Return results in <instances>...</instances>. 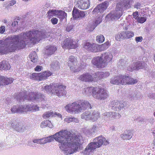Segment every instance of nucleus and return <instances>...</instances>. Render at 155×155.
I'll list each match as a JSON object with an SVG mask.
<instances>
[{"label": "nucleus", "mask_w": 155, "mask_h": 155, "mask_svg": "<svg viewBox=\"0 0 155 155\" xmlns=\"http://www.w3.org/2000/svg\"><path fill=\"white\" fill-rule=\"evenodd\" d=\"M147 65L146 63L143 61L134 62L130 66L127 68V69L129 71H132L134 70L144 68Z\"/></svg>", "instance_id": "nucleus-12"}, {"label": "nucleus", "mask_w": 155, "mask_h": 155, "mask_svg": "<svg viewBox=\"0 0 155 155\" xmlns=\"http://www.w3.org/2000/svg\"><path fill=\"white\" fill-rule=\"evenodd\" d=\"M43 138L45 144L51 142L53 139L60 143L59 148L66 155L77 151L83 142L81 136L72 134L67 130H62L53 135Z\"/></svg>", "instance_id": "nucleus-2"}, {"label": "nucleus", "mask_w": 155, "mask_h": 155, "mask_svg": "<svg viewBox=\"0 0 155 155\" xmlns=\"http://www.w3.org/2000/svg\"><path fill=\"white\" fill-rule=\"evenodd\" d=\"M108 96L106 90L104 88L101 86L95 87L93 97L94 98L100 100H104Z\"/></svg>", "instance_id": "nucleus-9"}, {"label": "nucleus", "mask_w": 155, "mask_h": 155, "mask_svg": "<svg viewBox=\"0 0 155 155\" xmlns=\"http://www.w3.org/2000/svg\"><path fill=\"white\" fill-rule=\"evenodd\" d=\"M43 38L50 40V33L44 31L35 30L26 31L19 35H14L0 40V53L6 54L14 51L17 48H23L29 41L35 44Z\"/></svg>", "instance_id": "nucleus-1"}, {"label": "nucleus", "mask_w": 155, "mask_h": 155, "mask_svg": "<svg viewBox=\"0 0 155 155\" xmlns=\"http://www.w3.org/2000/svg\"><path fill=\"white\" fill-rule=\"evenodd\" d=\"M43 69V68L40 65H37L35 68V70L36 71H40Z\"/></svg>", "instance_id": "nucleus-58"}, {"label": "nucleus", "mask_w": 155, "mask_h": 155, "mask_svg": "<svg viewBox=\"0 0 155 155\" xmlns=\"http://www.w3.org/2000/svg\"><path fill=\"white\" fill-rule=\"evenodd\" d=\"M92 63L98 68L104 67L101 56H97L94 58L92 61Z\"/></svg>", "instance_id": "nucleus-24"}, {"label": "nucleus", "mask_w": 155, "mask_h": 155, "mask_svg": "<svg viewBox=\"0 0 155 155\" xmlns=\"http://www.w3.org/2000/svg\"><path fill=\"white\" fill-rule=\"evenodd\" d=\"M104 67L108 63H111L113 58V55L109 52H106L102 54L101 56Z\"/></svg>", "instance_id": "nucleus-15"}, {"label": "nucleus", "mask_w": 155, "mask_h": 155, "mask_svg": "<svg viewBox=\"0 0 155 155\" xmlns=\"http://www.w3.org/2000/svg\"><path fill=\"white\" fill-rule=\"evenodd\" d=\"M98 127L96 125H94L92 126L88 130H87L85 132V134L87 135H90L93 133H96L97 131Z\"/></svg>", "instance_id": "nucleus-31"}, {"label": "nucleus", "mask_w": 155, "mask_h": 155, "mask_svg": "<svg viewBox=\"0 0 155 155\" xmlns=\"http://www.w3.org/2000/svg\"><path fill=\"white\" fill-rule=\"evenodd\" d=\"M143 40V38L142 36L136 37L135 38V40L137 43L138 42H141Z\"/></svg>", "instance_id": "nucleus-56"}, {"label": "nucleus", "mask_w": 155, "mask_h": 155, "mask_svg": "<svg viewBox=\"0 0 155 155\" xmlns=\"http://www.w3.org/2000/svg\"><path fill=\"white\" fill-rule=\"evenodd\" d=\"M58 19L57 18H52L51 20V22L53 25L56 24L58 23Z\"/></svg>", "instance_id": "nucleus-54"}, {"label": "nucleus", "mask_w": 155, "mask_h": 155, "mask_svg": "<svg viewBox=\"0 0 155 155\" xmlns=\"http://www.w3.org/2000/svg\"><path fill=\"white\" fill-rule=\"evenodd\" d=\"M109 143V141L105 137L102 136H99L94 138L93 142L91 143L87 146L83 153L89 154L96 148L101 147L102 145H107Z\"/></svg>", "instance_id": "nucleus-6"}, {"label": "nucleus", "mask_w": 155, "mask_h": 155, "mask_svg": "<svg viewBox=\"0 0 155 155\" xmlns=\"http://www.w3.org/2000/svg\"><path fill=\"white\" fill-rule=\"evenodd\" d=\"M10 68V66L9 64L5 61H3L0 63V70H8Z\"/></svg>", "instance_id": "nucleus-33"}, {"label": "nucleus", "mask_w": 155, "mask_h": 155, "mask_svg": "<svg viewBox=\"0 0 155 155\" xmlns=\"http://www.w3.org/2000/svg\"><path fill=\"white\" fill-rule=\"evenodd\" d=\"M95 87H87L84 88L83 91V93L89 95L91 94H92L93 97L94 92L95 91Z\"/></svg>", "instance_id": "nucleus-30"}, {"label": "nucleus", "mask_w": 155, "mask_h": 155, "mask_svg": "<svg viewBox=\"0 0 155 155\" xmlns=\"http://www.w3.org/2000/svg\"><path fill=\"white\" fill-rule=\"evenodd\" d=\"M111 119H119L121 117L120 114L115 112H111Z\"/></svg>", "instance_id": "nucleus-47"}, {"label": "nucleus", "mask_w": 155, "mask_h": 155, "mask_svg": "<svg viewBox=\"0 0 155 155\" xmlns=\"http://www.w3.org/2000/svg\"><path fill=\"white\" fill-rule=\"evenodd\" d=\"M100 117V114L97 110L87 111L81 115V118L86 120H90L91 122L96 121Z\"/></svg>", "instance_id": "nucleus-7"}, {"label": "nucleus", "mask_w": 155, "mask_h": 155, "mask_svg": "<svg viewBox=\"0 0 155 155\" xmlns=\"http://www.w3.org/2000/svg\"><path fill=\"white\" fill-rule=\"evenodd\" d=\"M77 59L74 56H71L69 57L68 61V66L69 67L70 69L74 71V72H77L80 71L82 68H84L85 65L81 64L79 65L78 64L77 65Z\"/></svg>", "instance_id": "nucleus-8"}, {"label": "nucleus", "mask_w": 155, "mask_h": 155, "mask_svg": "<svg viewBox=\"0 0 155 155\" xmlns=\"http://www.w3.org/2000/svg\"><path fill=\"white\" fill-rule=\"evenodd\" d=\"M55 114H54V112L52 111H48L45 112L43 115V117L46 119L49 117H55Z\"/></svg>", "instance_id": "nucleus-38"}, {"label": "nucleus", "mask_w": 155, "mask_h": 155, "mask_svg": "<svg viewBox=\"0 0 155 155\" xmlns=\"http://www.w3.org/2000/svg\"><path fill=\"white\" fill-rule=\"evenodd\" d=\"M13 79L12 78H6L5 82L8 83V84H11L13 81Z\"/></svg>", "instance_id": "nucleus-60"}, {"label": "nucleus", "mask_w": 155, "mask_h": 155, "mask_svg": "<svg viewBox=\"0 0 155 155\" xmlns=\"http://www.w3.org/2000/svg\"><path fill=\"white\" fill-rule=\"evenodd\" d=\"M125 39L131 38L134 36V34L133 32L130 31H124Z\"/></svg>", "instance_id": "nucleus-44"}, {"label": "nucleus", "mask_w": 155, "mask_h": 155, "mask_svg": "<svg viewBox=\"0 0 155 155\" xmlns=\"http://www.w3.org/2000/svg\"><path fill=\"white\" fill-rule=\"evenodd\" d=\"M40 126L42 128H44L47 127H48L50 128H52L53 125L49 120H47L42 121L41 123Z\"/></svg>", "instance_id": "nucleus-35"}, {"label": "nucleus", "mask_w": 155, "mask_h": 155, "mask_svg": "<svg viewBox=\"0 0 155 155\" xmlns=\"http://www.w3.org/2000/svg\"><path fill=\"white\" fill-rule=\"evenodd\" d=\"M46 53L48 55H51L54 54L57 50L56 47L53 45L47 46L46 47Z\"/></svg>", "instance_id": "nucleus-29"}, {"label": "nucleus", "mask_w": 155, "mask_h": 155, "mask_svg": "<svg viewBox=\"0 0 155 155\" xmlns=\"http://www.w3.org/2000/svg\"><path fill=\"white\" fill-rule=\"evenodd\" d=\"M54 114H55L56 115H55V117L56 116H57L58 117H60L61 120H62V115L60 113H57L56 112H54Z\"/></svg>", "instance_id": "nucleus-64"}, {"label": "nucleus", "mask_w": 155, "mask_h": 155, "mask_svg": "<svg viewBox=\"0 0 155 155\" xmlns=\"http://www.w3.org/2000/svg\"><path fill=\"white\" fill-rule=\"evenodd\" d=\"M110 43L109 41H107L101 45H97V52L102 51L107 49L110 46Z\"/></svg>", "instance_id": "nucleus-28"}, {"label": "nucleus", "mask_w": 155, "mask_h": 155, "mask_svg": "<svg viewBox=\"0 0 155 155\" xmlns=\"http://www.w3.org/2000/svg\"><path fill=\"white\" fill-rule=\"evenodd\" d=\"M110 106L113 110L118 111L123 110L124 105L120 102L114 101L111 103Z\"/></svg>", "instance_id": "nucleus-20"}, {"label": "nucleus", "mask_w": 155, "mask_h": 155, "mask_svg": "<svg viewBox=\"0 0 155 155\" xmlns=\"http://www.w3.org/2000/svg\"><path fill=\"white\" fill-rule=\"evenodd\" d=\"M65 88V86L59 85L58 84L52 83L50 85H46L42 86L41 89L48 94L51 93L58 96H61L65 94L66 92L64 90Z\"/></svg>", "instance_id": "nucleus-5"}, {"label": "nucleus", "mask_w": 155, "mask_h": 155, "mask_svg": "<svg viewBox=\"0 0 155 155\" xmlns=\"http://www.w3.org/2000/svg\"><path fill=\"white\" fill-rule=\"evenodd\" d=\"M19 21V20L18 19H17L16 20L14 21L12 23V26L13 27L17 28L18 25Z\"/></svg>", "instance_id": "nucleus-52"}, {"label": "nucleus", "mask_w": 155, "mask_h": 155, "mask_svg": "<svg viewBox=\"0 0 155 155\" xmlns=\"http://www.w3.org/2000/svg\"><path fill=\"white\" fill-rule=\"evenodd\" d=\"M72 16L74 19H80L85 16L86 14L83 11H81L74 8L72 11Z\"/></svg>", "instance_id": "nucleus-18"}, {"label": "nucleus", "mask_w": 155, "mask_h": 155, "mask_svg": "<svg viewBox=\"0 0 155 155\" xmlns=\"http://www.w3.org/2000/svg\"><path fill=\"white\" fill-rule=\"evenodd\" d=\"M121 5H117L115 11L108 14L106 17L107 21L118 19L122 15L124 11L120 8Z\"/></svg>", "instance_id": "nucleus-10"}, {"label": "nucleus", "mask_w": 155, "mask_h": 155, "mask_svg": "<svg viewBox=\"0 0 155 155\" xmlns=\"http://www.w3.org/2000/svg\"><path fill=\"white\" fill-rule=\"evenodd\" d=\"M133 3L134 1L133 0H124L121 2L117 5H121L120 8L124 11L126 9L130 8Z\"/></svg>", "instance_id": "nucleus-22"}, {"label": "nucleus", "mask_w": 155, "mask_h": 155, "mask_svg": "<svg viewBox=\"0 0 155 155\" xmlns=\"http://www.w3.org/2000/svg\"><path fill=\"white\" fill-rule=\"evenodd\" d=\"M64 121L67 123H70L72 122H75L76 123H78V120L74 117H67L64 119Z\"/></svg>", "instance_id": "nucleus-39"}, {"label": "nucleus", "mask_w": 155, "mask_h": 155, "mask_svg": "<svg viewBox=\"0 0 155 155\" xmlns=\"http://www.w3.org/2000/svg\"><path fill=\"white\" fill-rule=\"evenodd\" d=\"M133 17L137 20L139 17L138 12H134L133 14Z\"/></svg>", "instance_id": "nucleus-57"}, {"label": "nucleus", "mask_w": 155, "mask_h": 155, "mask_svg": "<svg viewBox=\"0 0 155 155\" xmlns=\"http://www.w3.org/2000/svg\"><path fill=\"white\" fill-rule=\"evenodd\" d=\"M127 134H124L121 135L120 136L123 139H129L132 137V134L130 131L129 130L127 132Z\"/></svg>", "instance_id": "nucleus-40"}, {"label": "nucleus", "mask_w": 155, "mask_h": 155, "mask_svg": "<svg viewBox=\"0 0 155 155\" xmlns=\"http://www.w3.org/2000/svg\"><path fill=\"white\" fill-rule=\"evenodd\" d=\"M109 75L110 73L108 72H98L95 73V78H97V79H101L107 78Z\"/></svg>", "instance_id": "nucleus-25"}, {"label": "nucleus", "mask_w": 155, "mask_h": 155, "mask_svg": "<svg viewBox=\"0 0 155 155\" xmlns=\"http://www.w3.org/2000/svg\"><path fill=\"white\" fill-rule=\"evenodd\" d=\"M73 25L71 24L70 25H68L66 28V31L68 32L71 31L73 30Z\"/></svg>", "instance_id": "nucleus-53"}, {"label": "nucleus", "mask_w": 155, "mask_h": 155, "mask_svg": "<svg viewBox=\"0 0 155 155\" xmlns=\"http://www.w3.org/2000/svg\"><path fill=\"white\" fill-rule=\"evenodd\" d=\"M28 111H36L39 110V107L37 104H31L28 105Z\"/></svg>", "instance_id": "nucleus-32"}, {"label": "nucleus", "mask_w": 155, "mask_h": 155, "mask_svg": "<svg viewBox=\"0 0 155 155\" xmlns=\"http://www.w3.org/2000/svg\"><path fill=\"white\" fill-rule=\"evenodd\" d=\"M60 68V64L58 61H54L51 64V70L55 71L58 69Z\"/></svg>", "instance_id": "nucleus-34"}, {"label": "nucleus", "mask_w": 155, "mask_h": 155, "mask_svg": "<svg viewBox=\"0 0 155 155\" xmlns=\"http://www.w3.org/2000/svg\"><path fill=\"white\" fill-rule=\"evenodd\" d=\"M58 11L56 10L52 9L49 10L47 13L48 16L49 17H51L52 16H57Z\"/></svg>", "instance_id": "nucleus-42"}, {"label": "nucleus", "mask_w": 155, "mask_h": 155, "mask_svg": "<svg viewBox=\"0 0 155 155\" xmlns=\"http://www.w3.org/2000/svg\"><path fill=\"white\" fill-rule=\"evenodd\" d=\"M5 78L4 77L0 76V86L1 85L8 84V83L5 82Z\"/></svg>", "instance_id": "nucleus-48"}, {"label": "nucleus", "mask_w": 155, "mask_h": 155, "mask_svg": "<svg viewBox=\"0 0 155 155\" xmlns=\"http://www.w3.org/2000/svg\"><path fill=\"white\" fill-rule=\"evenodd\" d=\"M30 78L34 80L39 81V73H34L32 74H30L28 76Z\"/></svg>", "instance_id": "nucleus-45"}, {"label": "nucleus", "mask_w": 155, "mask_h": 155, "mask_svg": "<svg viewBox=\"0 0 155 155\" xmlns=\"http://www.w3.org/2000/svg\"><path fill=\"white\" fill-rule=\"evenodd\" d=\"M101 17H99L96 19V20L93 24H94L95 25L97 26V25L100 23L101 22Z\"/></svg>", "instance_id": "nucleus-51"}, {"label": "nucleus", "mask_w": 155, "mask_h": 155, "mask_svg": "<svg viewBox=\"0 0 155 155\" xmlns=\"http://www.w3.org/2000/svg\"><path fill=\"white\" fill-rule=\"evenodd\" d=\"M40 139H34L32 140L33 142L34 143H37L40 144Z\"/></svg>", "instance_id": "nucleus-62"}, {"label": "nucleus", "mask_w": 155, "mask_h": 155, "mask_svg": "<svg viewBox=\"0 0 155 155\" xmlns=\"http://www.w3.org/2000/svg\"><path fill=\"white\" fill-rule=\"evenodd\" d=\"M77 78L80 81L85 82H92L94 79L92 76L87 73L79 76Z\"/></svg>", "instance_id": "nucleus-21"}, {"label": "nucleus", "mask_w": 155, "mask_h": 155, "mask_svg": "<svg viewBox=\"0 0 155 155\" xmlns=\"http://www.w3.org/2000/svg\"><path fill=\"white\" fill-rule=\"evenodd\" d=\"M9 123L11 124V127L18 131L22 132L24 130L25 127L21 123H18L16 121L13 122L12 121H10Z\"/></svg>", "instance_id": "nucleus-23"}, {"label": "nucleus", "mask_w": 155, "mask_h": 155, "mask_svg": "<svg viewBox=\"0 0 155 155\" xmlns=\"http://www.w3.org/2000/svg\"><path fill=\"white\" fill-rule=\"evenodd\" d=\"M5 27L4 26H1L0 27V33L3 34L5 31Z\"/></svg>", "instance_id": "nucleus-61"}, {"label": "nucleus", "mask_w": 155, "mask_h": 155, "mask_svg": "<svg viewBox=\"0 0 155 155\" xmlns=\"http://www.w3.org/2000/svg\"><path fill=\"white\" fill-rule=\"evenodd\" d=\"M134 7V8H136L137 9H140L141 7V4L139 2H136L135 3Z\"/></svg>", "instance_id": "nucleus-55"}, {"label": "nucleus", "mask_w": 155, "mask_h": 155, "mask_svg": "<svg viewBox=\"0 0 155 155\" xmlns=\"http://www.w3.org/2000/svg\"><path fill=\"white\" fill-rule=\"evenodd\" d=\"M102 118L105 120H108L111 119V112H106L102 115Z\"/></svg>", "instance_id": "nucleus-43"}, {"label": "nucleus", "mask_w": 155, "mask_h": 155, "mask_svg": "<svg viewBox=\"0 0 155 155\" xmlns=\"http://www.w3.org/2000/svg\"><path fill=\"white\" fill-rule=\"evenodd\" d=\"M52 73L49 71H45L42 73H39V81L46 79L48 78L51 76Z\"/></svg>", "instance_id": "nucleus-26"}, {"label": "nucleus", "mask_w": 155, "mask_h": 155, "mask_svg": "<svg viewBox=\"0 0 155 155\" xmlns=\"http://www.w3.org/2000/svg\"><path fill=\"white\" fill-rule=\"evenodd\" d=\"M75 3L76 6L81 9H87L90 6L89 0H75Z\"/></svg>", "instance_id": "nucleus-14"}, {"label": "nucleus", "mask_w": 155, "mask_h": 155, "mask_svg": "<svg viewBox=\"0 0 155 155\" xmlns=\"http://www.w3.org/2000/svg\"><path fill=\"white\" fill-rule=\"evenodd\" d=\"M124 85L127 84H132L137 82L136 79L131 78L129 77L124 75Z\"/></svg>", "instance_id": "nucleus-27"}, {"label": "nucleus", "mask_w": 155, "mask_h": 155, "mask_svg": "<svg viewBox=\"0 0 155 155\" xmlns=\"http://www.w3.org/2000/svg\"><path fill=\"white\" fill-rule=\"evenodd\" d=\"M124 75H120L112 77L110 79V82L111 84L124 85Z\"/></svg>", "instance_id": "nucleus-19"}, {"label": "nucleus", "mask_w": 155, "mask_h": 155, "mask_svg": "<svg viewBox=\"0 0 155 155\" xmlns=\"http://www.w3.org/2000/svg\"><path fill=\"white\" fill-rule=\"evenodd\" d=\"M96 40L97 42L102 43L104 41V38L103 35H99L96 36Z\"/></svg>", "instance_id": "nucleus-46"}, {"label": "nucleus", "mask_w": 155, "mask_h": 155, "mask_svg": "<svg viewBox=\"0 0 155 155\" xmlns=\"http://www.w3.org/2000/svg\"><path fill=\"white\" fill-rule=\"evenodd\" d=\"M96 26H97L95 25L94 24H93L92 25H91L90 26V27H89V28H87V29L88 31H92L95 29Z\"/></svg>", "instance_id": "nucleus-59"}, {"label": "nucleus", "mask_w": 155, "mask_h": 155, "mask_svg": "<svg viewBox=\"0 0 155 155\" xmlns=\"http://www.w3.org/2000/svg\"><path fill=\"white\" fill-rule=\"evenodd\" d=\"M91 108L89 102L85 100H78L67 104L64 107L68 113L73 114H78L87 108Z\"/></svg>", "instance_id": "nucleus-4"}, {"label": "nucleus", "mask_w": 155, "mask_h": 155, "mask_svg": "<svg viewBox=\"0 0 155 155\" xmlns=\"http://www.w3.org/2000/svg\"><path fill=\"white\" fill-rule=\"evenodd\" d=\"M78 41L67 38L64 40L61 44L62 47L65 49H75L78 47Z\"/></svg>", "instance_id": "nucleus-11"}, {"label": "nucleus", "mask_w": 155, "mask_h": 155, "mask_svg": "<svg viewBox=\"0 0 155 155\" xmlns=\"http://www.w3.org/2000/svg\"><path fill=\"white\" fill-rule=\"evenodd\" d=\"M125 39L124 31L119 32L116 35L115 39L117 41H120Z\"/></svg>", "instance_id": "nucleus-37"}, {"label": "nucleus", "mask_w": 155, "mask_h": 155, "mask_svg": "<svg viewBox=\"0 0 155 155\" xmlns=\"http://www.w3.org/2000/svg\"><path fill=\"white\" fill-rule=\"evenodd\" d=\"M129 98L132 101H135L138 99L137 95L133 93L130 95Z\"/></svg>", "instance_id": "nucleus-50"}, {"label": "nucleus", "mask_w": 155, "mask_h": 155, "mask_svg": "<svg viewBox=\"0 0 155 155\" xmlns=\"http://www.w3.org/2000/svg\"><path fill=\"white\" fill-rule=\"evenodd\" d=\"M57 16L59 18L61 21H62L63 19H65L66 21L67 14L64 11H58Z\"/></svg>", "instance_id": "nucleus-36"}, {"label": "nucleus", "mask_w": 155, "mask_h": 155, "mask_svg": "<svg viewBox=\"0 0 155 155\" xmlns=\"http://www.w3.org/2000/svg\"><path fill=\"white\" fill-rule=\"evenodd\" d=\"M29 57L31 61L33 62H35L37 61L38 57L36 52L35 51L31 53L29 55Z\"/></svg>", "instance_id": "nucleus-41"}, {"label": "nucleus", "mask_w": 155, "mask_h": 155, "mask_svg": "<svg viewBox=\"0 0 155 155\" xmlns=\"http://www.w3.org/2000/svg\"><path fill=\"white\" fill-rule=\"evenodd\" d=\"M147 20L146 17H139L137 20V21L140 23H143L144 22Z\"/></svg>", "instance_id": "nucleus-49"}, {"label": "nucleus", "mask_w": 155, "mask_h": 155, "mask_svg": "<svg viewBox=\"0 0 155 155\" xmlns=\"http://www.w3.org/2000/svg\"><path fill=\"white\" fill-rule=\"evenodd\" d=\"M12 113H22L28 111V105H14L11 109Z\"/></svg>", "instance_id": "nucleus-13"}, {"label": "nucleus", "mask_w": 155, "mask_h": 155, "mask_svg": "<svg viewBox=\"0 0 155 155\" xmlns=\"http://www.w3.org/2000/svg\"><path fill=\"white\" fill-rule=\"evenodd\" d=\"M15 96V100L20 102L25 100L31 101L35 103H37L40 101L41 102V107L42 108H47L48 107L47 104H45L46 102L44 98V95L40 93L32 92L31 91H25Z\"/></svg>", "instance_id": "nucleus-3"}, {"label": "nucleus", "mask_w": 155, "mask_h": 155, "mask_svg": "<svg viewBox=\"0 0 155 155\" xmlns=\"http://www.w3.org/2000/svg\"><path fill=\"white\" fill-rule=\"evenodd\" d=\"M124 60H120L118 63V64L119 65H121V66H123V65H124Z\"/></svg>", "instance_id": "nucleus-63"}, {"label": "nucleus", "mask_w": 155, "mask_h": 155, "mask_svg": "<svg viewBox=\"0 0 155 155\" xmlns=\"http://www.w3.org/2000/svg\"><path fill=\"white\" fill-rule=\"evenodd\" d=\"M109 3L106 1L101 4H100L96 7L93 11L94 14L96 13H102L108 7Z\"/></svg>", "instance_id": "nucleus-17"}, {"label": "nucleus", "mask_w": 155, "mask_h": 155, "mask_svg": "<svg viewBox=\"0 0 155 155\" xmlns=\"http://www.w3.org/2000/svg\"><path fill=\"white\" fill-rule=\"evenodd\" d=\"M83 48L88 51L94 52H97V44H96L85 42L84 44Z\"/></svg>", "instance_id": "nucleus-16"}]
</instances>
